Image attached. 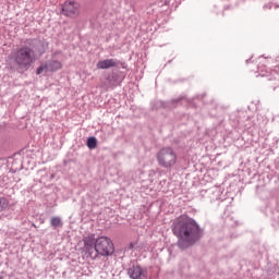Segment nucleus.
<instances>
[{
	"label": "nucleus",
	"instance_id": "nucleus-1",
	"mask_svg": "<svg viewBox=\"0 0 279 279\" xmlns=\"http://www.w3.org/2000/svg\"><path fill=\"white\" fill-rule=\"evenodd\" d=\"M47 44L38 39H31L26 41L25 46L13 50L10 56V69L14 73H27L28 69L45 53Z\"/></svg>",
	"mask_w": 279,
	"mask_h": 279
},
{
	"label": "nucleus",
	"instance_id": "nucleus-2",
	"mask_svg": "<svg viewBox=\"0 0 279 279\" xmlns=\"http://www.w3.org/2000/svg\"><path fill=\"white\" fill-rule=\"evenodd\" d=\"M172 232L178 239L177 245L180 250H189L204 236V229L195 219L186 215H181L173 220Z\"/></svg>",
	"mask_w": 279,
	"mask_h": 279
},
{
	"label": "nucleus",
	"instance_id": "nucleus-3",
	"mask_svg": "<svg viewBox=\"0 0 279 279\" xmlns=\"http://www.w3.org/2000/svg\"><path fill=\"white\" fill-rule=\"evenodd\" d=\"M157 162L162 169H173L178 165V154L172 147H162L157 153Z\"/></svg>",
	"mask_w": 279,
	"mask_h": 279
},
{
	"label": "nucleus",
	"instance_id": "nucleus-4",
	"mask_svg": "<svg viewBox=\"0 0 279 279\" xmlns=\"http://www.w3.org/2000/svg\"><path fill=\"white\" fill-rule=\"evenodd\" d=\"M95 252V256H97V254L100 256H112V254H114V244L112 243V240L108 236L96 239Z\"/></svg>",
	"mask_w": 279,
	"mask_h": 279
},
{
	"label": "nucleus",
	"instance_id": "nucleus-5",
	"mask_svg": "<svg viewBox=\"0 0 279 279\" xmlns=\"http://www.w3.org/2000/svg\"><path fill=\"white\" fill-rule=\"evenodd\" d=\"M128 275L131 279H146L147 278V269L141 267V265H132L128 269Z\"/></svg>",
	"mask_w": 279,
	"mask_h": 279
},
{
	"label": "nucleus",
	"instance_id": "nucleus-6",
	"mask_svg": "<svg viewBox=\"0 0 279 279\" xmlns=\"http://www.w3.org/2000/svg\"><path fill=\"white\" fill-rule=\"evenodd\" d=\"M77 8L78 5L75 1H65L62 4V12L65 16H71L73 19L80 14Z\"/></svg>",
	"mask_w": 279,
	"mask_h": 279
},
{
	"label": "nucleus",
	"instance_id": "nucleus-7",
	"mask_svg": "<svg viewBox=\"0 0 279 279\" xmlns=\"http://www.w3.org/2000/svg\"><path fill=\"white\" fill-rule=\"evenodd\" d=\"M121 80L119 78V74L117 72H112L108 74L104 80V86L106 88H114V86H119Z\"/></svg>",
	"mask_w": 279,
	"mask_h": 279
},
{
	"label": "nucleus",
	"instance_id": "nucleus-8",
	"mask_svg": "<svg viewBox=\"0 0 279 279\" xmlns=\"http://www.w3.org/2000/svg\"><path fill=\"white\" fill-rule=\"evenodd\" d=\"M96 241L95 235H87L83 239L85 251L90 258H97V255L93 256Z\"/></svg>",
	"mask_w": 279,
	"mask_h": 279
},
{
	"label": "nucleus",
	"instance_id": "nucleus-9",
	"mask_svg": "<svg viewBox=\"0 0 279 279\" xmlns=\"http://www.w3.org/2000/svg\"><path fill=\"white\" fill-rule=\"evenodd\" d=\"M119 64V61L117 59H105L101 61H98L97 69H112Z\"/></svg>",
	"mask_w": 279,
	"mask_h": 279
},
{
	"label": "nucleus",
	"instance_id": "nucleus-10",
	"mask_svg": "<svg viewBox=\"0 0 279 279\" xmlns=\"http://www.w3.org/2000/svg\"><path fill=\"white\" fill-rule=\"evenodd\" d=\"M47 71L56 72L59 69H62V63L58 60H48L46 61Z\"/></svg>",
	"mask_w": 279,
	"mask_h": 279
},
{
	"label": "nucleus",
	"instance_id": "nucleus-11",
	"mask_svg": "<svg viewBox=\"0 0 279 279\" xmlns=\"http://www.w3.org/2000/svg\"><path fill=\"white\" fill-rule=\"evenodd\" d=\"M10 206V201H8L5 197H0V213H3Z\"/></svg>",
	"mask_w": 279,
	"mask_h": 279
},
{
	"label": "nucleus",
	"instance_id": "nucleus-12",
	"mask_svg": "<svg viewBox=\"0 0 279 279\" xmlns=\"http://www.w3.org/2000/svg\"><path fill=\"white\" fill-rule=\"evenodd\" d=\"M50 225L52 228H59V226H62V219L60 217H51Z\"/></svg>",
	"mask_w": 279,
	"mask_h": 279
},
{
	"label": "nucleus",
	"instance_id": "nucleus-13",
	"mask_svg": "<svg viewBox=\"0 0 279 279\" xmlns=\"http://www.w3.org/2000/svg\"><path fill=\"white\" fill-rule=\"evenodd\" d=\"M87 147L89 149H95L97 147V138L96 137H88L87 138Z\"/></svg>",
	"mask_w": 279,
	"mask_h": 279
},
{
	"label": "nucleus",
	"instance_id": "nucleus-14",
	"mask_svg": "<svg viewBox=\"0 0 279 279\" xmlns=\"http://www.w3.org/2000/svg\"><path fill=\"white\" fill-rule=\"evenodd\" d=\"M182 99H184V97H179V98H174V99L170 100L167 105V108H175V106H178V104H180V101H182Z\"/></svg>",
	"mask_w": 279,
	"mask_h": 279
},
{
	"label": "nucleus",
	"instance_id": "nucleus-15",
	"mask_svg": "<svg viewBox=\"0 0 279 279\" xmlns=\"http://www.w3.org/2000/svg\"><path fill=\"white\" fill-rule=\"evenodd\" d=\"M44 71L47 73L49 70H47V62L40 64L36 70V75H40L44 73Z\"/></svg>",
	"mask_w": 279,
	"mask_h": 279
},
{
	"label": "nucleus",
	"instance_id": "nucleus-16",
	"mask_svg": "<svg viewBox=\"0 0 279 279\" xmlns=\"http://www.w3.org/2000/svg\"><path fill=\"white\" fill-rule=\"evenodd\" d=\"M129 250H134V243H130Z\"/></svg>",
	"mask_w": 279,
	"mask_h": 279
},
{
	"label": "nucleus",
	"instance_id": "nucleus-17",
	"mask_svg": "<svg viewBox=\"0 0 279 279\" xmlns=\"http://www.w3.org/2000/svg\"><path fill=\"white\" fill-rule=\"evenodd\" d=\"M0 279H3V276H0Z\"/></svg>",
	"mask_w": 279,
	"mask_h": 279
}]
</instances>
